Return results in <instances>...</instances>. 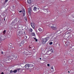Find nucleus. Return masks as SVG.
<instances>
[{
  "label": "nucleus",
  "instance_id": "1",
  "mask_svg": "<svg viewBox=\"0 0 74 74\" xmlns=\"http://www.w3.org/2000/svg\"><path fill=\"white\" fill-rule=\"evenodd\" d=\"M16 31L17 36H21V34H23V35L25 34V32H21V30L20 29L16 30Z\"/></svg>",
  "mask_w": 74,
  "mask_h": 74
},
{
  "label": "nucleus",
  "instance_id": "2",
  "mask_svg": "<svg viewBox=\"0 0 74 74\" xmlns=\"http://www.w3.org/2000/svg\"><path fill=\"white\" fill-rule=\"evenodd\" d=\"M17 19H15L12 22L11 24L14 25V24H16V22H17Z\"/></svg>",
  "mask_w": 74,
  "mask_h": 74
},
{
  "label": "nucleus",
  "instance_id": "3",
  "mask_svg": "<svg viewBox=\"0 0 74 74\" xmlns=\"http://www.w3.org/2000/svg\"><path fill=\"white\" fill-rule=\"evenodd\" d=\"M22 22V19H18V21L17 23L18 25H20Z\"/></svg>",
  "mask_w": 74,
  "mask_h": 74
},
{
  "label": "nucleus",
  "instance_id": "4",
  "mask_svg": "<svg viewBox=\"0 0 74 74\" xmlns=\"http://www.w3.org/2000/svg\"><path fill=\"white\" fill-rule=\"evenodd\" d=\"M21 69H21V68H19V69H17L16 70H14L13 71V72L14 73H16L17 72L18 70V72H19V71L20 70H21Z\"/></svg>",
  "mask_w": 74,
  "mask_h": 74
},
{
  "label": "nucleus",
  "instance_id": "5",
  "mask_svg": "<svg viewBox=\"0 0 74 74\" xmlns=\"http://www.w3.org/2000/svg\"><path fill=\"white\" fill-rule=\"evenodd\" d=\"M42 44H45L47 41L45 40V39L44 38L42 39Z\"/></svg>",
  "mask_w": 74,
  "mask_h": 74
},
{
  "label": "nucleus",
  "instance_id": "6",
  "mask_svg": "<svg viewBox=\"0 0 74 74\" xmlns=\"http://www.w3.org/2000/svg\"><path fill=\"white\" fill-rule=\"evenodd\" d=\"M28 13L29 15H31L32 13V9L29 8L28 9Z\"/></svg>",
  "mask_w": 74,
  "mask_h": 74
},
{
  "label": "nucleus",
  "instance_id": "7",
  "mask_svg": "<svg viewBox=\"0 0 74 74\" xmlns=\"http://www.w3.org/2000/svg\"><path fill=\"white\" fill-rule=\"evenodd\" d=\"M25 68L26 69H29V64H26L25 66Z\"/></svg>",
  "mask_w": 74,
  "mask_h": 74
},
{
  "label": "nucleus",
  "instance_id": "8",
  "mask_svg": "<svg viewBox=\"0 0 74 74\" xmlns=\"http://www.w3.org/2000/svg\"><path fill=\"white\" fill-rule=\"evenodd\" d=\"M23 12V16H25V9H23L22 10Z\"/></svg>",
  "mask_w": 74,
  "mask_h": 74
},
{
  "label": "nucleus",
  "instance_id": "9",
  "mask_svg": "<svg viewBox=\"0 0 74 74\" xmlns=\"http://www.w3.org/2000/svg\"><path fill=\"white\" fill-rule=\"evenodd\" d=\"M69 66L67 65L65 66V70H69Z\"/></svg>",
  "mask_w": 74,
  "mask_h": 74
},
{
  "label": "nucleus",
  "instance_id": "10",
  "mask_svg": "<svg viewBox=\"0 0 74 74\" xmlns=\"http://www.w3.org/2000/svg\"><path fill=\"white\" fill-rule=\"evenodd\" d=\"M37 10H38V9L37 8H36V7H34L33 9L34 11H37Z\"/></svg>",
  "mask_w": 74,
  "mask_h": 74
},
{
  "label": "nucleus",
  "instance_id": "11",
  "mask_svg": "<svg viewBox=\"0 0 74 74\" xmlns=\"http://www.w3.org/2000/svg\"><path fill=\"white\" fill-rule=\"evenodd\" d=\"M51 27L53 30H55L56 29V27L53 26H51Z\"/></svg>",
  "mask_w": 74,
  "mask_h": 74
},
{
  "label": "nucleus",
  "instance_id": "12",
  "mask_svg": "<svg viewBox=\"0 0 74 74\" xmlns=\"http://www.w3.org/2000/svg\"><path fill=\"white\" fill-rule=\"evenodd\" d=\"M27 3L28 4H31L32 3V1L31 0H28Z\"/></svg>",
  "mask_w": 74,
  "mask_h": 74
},
{
  "label": "nucleus",
  "instance_id": "13",
  "mask_svg": "<svg viewBox=\"0 0 74 74\" xmlns=\"http://www.w3.org/2000/svg\"><path fill=\"white\" fill-rule=\"evenodd\" d=\"M31 25L33 28H34V24L33 23H31Z\"/></svg>",
  "mask_w": 74,
  "mask_h": 74
},
{
  "label": "nucleus",
  "instance_id": "14",
  "mask_svg": "<svg viewBox=\"0 0 74 74\" xmlns=\"http://www.w3.org/2000/svg\"><path fill=\"white\" fill-rule=\"evenodd\" d=\"M49 38L48 37H46L45 39L46 41H48V40H49Z\"/></svg>",
  "mask_w": 74,
  "mask_h": 74
},
{
  "label": "nucleus",
  "instance_id": "15",
  "mask_svg": "<svg viewBox=\"0 0 74 74\" xmlns=\"http://www.w3.org/2000/svg\"><path fill=\"white\" fill-rule=\"evenodd\" d=\"M68 37H69V36H68V34H65L64 36V38H68Z\"/></svg>",
  "mask_w": 74,
  "mask_h": 74
},
{
  "label": "nucleus",
  "instance_id": "16",
  "mask_svg": "<svg viewBox=\"0 0 74 74\" xmlns=\"http://www.w3.org/2000/svg\"><path fill=\"white\" fill-rule=\"evenodd\" d=\"M33 66H34V65L33 64H29V66L30 67H33Z\"/></svg>",
  "mask_w": 74,
  "mask_h": 74
},
{
  "label": "nucleus",
  "instance_id": "17",
  "mask_svg": "<svg viewBox=\"0 0 74 74\" xmlns=\"http://www.w3.org/2000/svg\"><path fill=\"white\" fill-rule=\"evenodd\" d=\"M23 44H24V42L22 41L21 42V45H23Z\"/></svg>",
  "mask_w": 74,
  "mask_h": 74
},
{
  "label": "nucleus",
  "instance_id": "18",
  "mask_svg": "<svg viewBox=\"0 0 74 74\" xmlns=\"http://www.w3.org/2000/svg\"><path fill=\"white\" fill-rule=\"evenodd\" d=\"M38 30L39 32H42V29H41L40 28H39Z\"/></svg>",
  "mask_w": 74,
  "mask_h": 74
},
{
  "label": "nucleus",
  "instance_id": "19",
  "mask_svg": "<svg viewBox=\"0 0 74 74\" xmlns=\"http://www.w3.org/2000/svg\"><path fill=\"white\" fill-rule=\"evenodd\" d=\"M32 35L33 36H36V35L34 33H32Z\"/></svg>",
  "mask_w": 74,
  "mask_h": 74
},
{
  "label": "nucleus",
  "instance_id": "20",
  "mask_svg": "<svg viewBox=\"0 0 74 74\" xmlns=\"http://www.w3.org/2000/svg\"><path fill=\"white\" fill-rule=\"evenodd\" d=\"M28 48L29 49H31L32 48H33V47H32V46L31 45H30L29 46Z\"/></svg>",
  "mask_w": 74,
  "mask_h": 74
},
{
  "label": "nucleus",
  "instance_id": "21",
  "mask_svg": "<svg viewBox=\"0 0 74 74\" xmlns=\"http://www.w3.org/2000/svg\"><path fill=\"white\" fill-rule=\"evenodd\" d=\"M72 60H69L68 61V62L69 63H72Z\"/></svg>",
  "mask_w": 74,
  "mask_h": 74
},
{
  "label": "nucleus",
  "instance_id": "22",
  "mask_svg": "<svg viewBox=\"0 0 74 74\" xmlns=\"http://www.w3.org/2000/svg\"><path fill=\"white\" fill-rule=\"evenodd\" d=\"M50 51H51V53H53V50H52V49H51Z\"/></svg>",
  "mask_w": 74,
  "mask_h": 74
},
{
  "label": "nucleus",
  "instance_id": "23",
  "mask_svg": "<svg viewBox=\"0 0 74 74\" xmlns=\"http://www.w3.org/2000/svg\"><path fill=\"white\" fill-rule=\"evenodd\" d=\"M29 32H32L33 31V29H32V28H30L29 29Z\"/></svg>",
  "mask_w": 74,
  "mask_h": 74
},
{
  "label": "nucleus",
  "instance_id": "24",
  "mask_svg": "<svg viewBox=\"0 0 74 74\" xmlns=\"http://www.w3.org/2000/svg\"><path fill=\"white\" fill-rule=\"evenodd\" d=\"M14 28L16 29L17 27H18V26L17 25H15L14 27Z\"/></svg>",
  "mask_w": 74,
  "mask_h": 74
},
{
  "label": "nucleus",
  "instance_id": "25",
  "mask_svg": "<svg viewBox=\"0 0 74 74\" xmlns=\"http://www.w3.org/2000/svg\"><path fill=\"white\" fill-rule=\"evenodd\" d=\"M47 7L48 6H44V9H47V8H47Z\"/></svg>",
  "mask_w": 74,
  "mask_h": 74
},
{
  "label": "nucleus",
  "instance_id": "26",
  "mask_svg": "<svg viewBox=\"0 0 74 74\" xmlns=\"http://www.w3.org/2000/svg\"><path fill=\"white\" fill-rule=\"evenodd\" d=\"M17 58V56H16L14 57V60H16Z\"/></svg>",
  "mask_w": 74,
  "mask_h": 74
},
{
  "label": "nucleus",
  "instance_id": "27",
  "mask_svg": "<svg viewBox=\"0 0 74 74\" xmlns=\"http://www.w3.org/2000/svg\"><path fill=\"white\" fill-rule=\"evenodd\" d=\"M24 19L25 20V21H27V17H26V16L25 17Z\"/></svg>",
  "mask_w": 74,
  "mask_h": 74
},
{
  "label": "nucleus",
  "instance_id": "28",
  "mask_svg": "<svg viewBox=\"0 0 74 74\" xmlns=\"http://www.w3.org/2000/svg\"><path fill=\"white\" fill-rule=\"evenodd\" d=\"M8 1V0H5V2L4 3L5 4V3H7Z\"/></svg>",
  "mask_w": 74,
  "mask_h": 74
},
{
  "label": "nucleus",
  "instance_id": "29",
  "mask_svg": "<svg viewBox=\"0 0 74 74\" xmlns=\"http://www.w3.org/2000/svg\"><path fill=\"white\" fill-rule=\"evenodd\" d=\"M24 37L25 39H27V36H25Z\"/></svg>",
  "mask_w": 74,
  "mask_h": 74
},
{
  "label": "nucleus",
  "instance_id": "30",
  "mask_svg": "<svg viewBox=\"0 0 74 74\" xmlns=\"http://www.w3.org/2000/svg\"><path fill=\"white\" fill-rule=\"evenodd\" d=\"M34 40H36V42H37V41H38V40L37 39H36V38H34Z\"/></svg>",
  "mask_w": 74,
  "mask_h": 74
},
{
  "label": "nucleus",
  "instance_id": "31",
  "mask_svg": "<svg viewBox=\"0 0 74 74\" xmlns=\"http://www.w3.org/2000/svg\"><path fill=\"white\" fill-rule=\"evenodd\" d=\"M50 45H52V44H53V42H49V43Z\"/></svg>",
  "mask_w": 74,
  "mask_h": 74
},
{
  "label": "nucleus",
  "instance_id": "32",
  "mask_svg": "<svg viewBox=\"0 0 74 74\" xmlns=\"http://www.w3.org/2000/svg\"><path fill=\"white\" fill-rule=\"evenodd\" d=\"M13 71H12V70H11L10 71V73H13Z\"/></svg>",
  "mask_w": 74,
  "mask_h": 74
},
{
  "label": "nucleus",
  "instance_id": "33",
  "mask_svg": "<svg viewBox=\"0 0 74 74\" xmlns=\"http://www.w3.org/2000/svg\"><path fill=\"white\" fill-rule=\"evenodd\" d=\"M22 12V10H20L19 11V12L20 13H21V12Z\"/></svg>",
  "mask_w": 74,
  "mask_h": 74
},
{
  "label": "nucleus",
  "instance_id": "34",
  "mask_svg": "<svg viewBox=\"0 0 74 74\" xmlns=\"http://www.w3.org/2000/svg\"><path fill=\"white\" fill-rule=\"evenodd\" d=\"M47 66H50V65L49 64H47Z\"/></svg>",
  "mask_w": 74,
  "mask_h": 74
},
{
  "label": "nucleus",
  "instance_id": "35",
  "mask_svg": "<svg viewBox=\"0 0 74 74\" xmlns=\"http://www.w3.org/2000/svg\"><path fill=\"white\" fill-rule=\"evenodd\" d=\"M51 69H53V66H52L51 68Z\"/></svg>",
  "mask_w": 74,
  "mask_h": 74
},
{
  "label": "nucleus",
  "instance_id": "36",
  "mask_svg": "<svg viewBox=\"0 0 74 74\" xmlns=\"http://www.w3.org/2000/svg\"><path fill=\"white\" fill-rule=\"evenodd\" d=\"M5 30H4V31H3V33H4L5 32Z\"/></svg>",
  "mask_w": 74,
  "mask_h": 74
},
{
  "label": "nucleus",
  "instance_id": "37",
  "mask_svg": "<svg viewBox=\"0 0 74 74\" xmlns=\"http://www.w3.org/2000/svg\"><path fill=\"white\" fill-rule=\"evenodd\" d=\"M1 53L2 54H3V52L2 51L1 52Z\"/></svg>",
  "mask_w": 74,
  "mask_h": 74
},
{
  "label": "nucleus",
  "instance_id": "38",
  "mask_svg": "<svg viewBox=\"0 0 74 74\" xmlns=\"http://www.w3.org/2000/svg\"><path fill=\"white\" fill-rule=\"evenodd\" d=\"M1 74H4V73H3V72H2V73H1Z\"/></svg>",
  "mask_w": 74,
  "mask_h": 74
},
{
  "label": "nucleus",
  "instance_id": "39",
  "mask_svg": "<svg viewBox=\"0 0 74 74\" xmlns=\"http://www.w3.org/2000/svg\"><path fill=\"white\" fill-rule=\"evenodd\" d=\"M13 8H15V6H13Z\"/></svg>",
  "mask_w": 74,
  "mask_h": 74
},
{
  "label": "nucleus",
  "instance_id": "40",
  "mask_svg": "<svg viewBox=\"0 0 74 74\" xmlns=\"http://www.w3.org/2000/svg\"><path fill=\"white\" fill-rule=\"evenodd\" d=\"M27 53L28 54H29V52H27Z\"/></svg>",
  "mask_w": 74,
  "mask_h": 74
},
{
  "label": "nucleus",
  "instance_id": "41",
  "mask_svg": "<svg viewBox=\"0 0 74 74\" xmlns=\"http://www.w3.org/2000/svg\"><path fill=\"white\" fill-rule=\"evenodd\" d=\"M40 60H41V58H40Z\"/></svg>",
  "mask_w": 74,
  "mask_h": 74
},
{
  "label": "nucleus",
  "instance_id": "42",
  "mask_svg": "<svg viewBox=\"0 0 74 74\" xmlns=\"http://www.w3.org/2000/svg\"><path fill=\"white\" fill-rule=\"evenodd\" d=\"M12 48L13 49V48H14V49L15 48H14V47H13Z\"/></svg>",
  "mask_w": 74,
  "mask_h": 74
},
{
  "label": "nucleus",
  "instance_id": "43",
  "mask_svg": "<svg viewBox=\"0 0 74 74\" xmlns=\"http://www.w3.org/2000/svg\"><path fill=\"white\" fill-rule=\"evenodd\" d=\"M68 72L69 73H70V72L69 71H68Z\"/></svg>",
  "mask_w": 74,
  "mask_h": 74
},
{
  "label": "nucleus",
  "instance_id": "44",
  "mask_svg": "<svg viewBox=\"0 0 74 74\" xmlns=\"http://www.w3.org/2000/svg\"><path fill=\"white\" fill-rule=\"evenodd\" d=\"M5 19H4V21H5Z\"/></svg>",
  "mask_w": 74,
  "mask_h": 74
},
{
  "label": "nucleus",
  "instance_id": "45",
  "mask_svg": "<svg viewBox=\"0 0 74 74\" xmlns=\"http://www.w3.org/2000/svg\"><path fill=\"white\" fill-rule=\"evenodd\" d=\"M12 59H14V58H13V57H12Z\"/></svg>",
  "mask_w": 74,
  "mask_h": 74
},
{
  "label": "nucleus",
  "instance_id": "46",
  "mask_svg": "<svg viewBox=\"0 0 74 74\" xmlns=\"http://www.w3.org/2000/svg\"><path fill=\"white\" fill-rule=\"evenodd\" d=\"M12 57H13V56H12Z\"/></svg>",
  "mask_w": 74,
  "mask_h": 74
}]
</instances>
